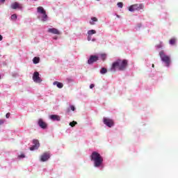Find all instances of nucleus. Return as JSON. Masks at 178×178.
<instances>
[{
	"instance_id": "nucleus-1",
	"label": "nucleus",
	"mask_w": 178,
	"mask_h": 178,
	"mask_svg": "<svg viewBox=\"0 0 178 178\" xmlns=\"http://www.w3.org/2000/svg\"><path fill=\"white\" fill-rule=\"evenodd\" d=\"M127 65H129V61H127V60H117L113 63L111 67L110 68V72L115 73L116 69L121 71L126 70Z\"/></svg>"
},
{
	"instance_id": "nucleus-2",
	"label": "nucleus",
	"mask_w": 178,
	"mask_h": 178,
	"mask_svg": "<svg viewBox=\"0 0 178 178\" xmlns=\"http://www.w3.org/2000/svg\"><path fill=\"white\" fill-rule=\"evenodd\" d=\"M90 161L93 162L95 168H99V166H101L104 162V159L101 154H99V153L93 152L90 155Z\"/></svg>"
},
{
	"instance_id": "nucleus-3",
	"label": "nucleus",
	"mask_w": 178,
	"mask_h": 178,
	"mask_svg": "<svg viewBox=\"0 0 178 178\" xmlns=\"http://www.w3.org/2000/svg\"><path fill=\"white\" fill-rule=\"evenodd\" d=\"M159 56L161 60L165 63L166 66L169 67L170 65V57L165 54L163 51L159 52Z\"/></svg>"
},
{
	"instance_id": "nucleus-4",
	"label": "nucleus",
	"mask_w": 178,
	"mask_h": 178,
	"mask_svg": "<svg viewBox=\"0 0 178 178\" xmlns=\"http://www.w3.org/2000/svg\"><path fill=\"white\" fill-rule=\"evenodd\" d=\"M141 9H144L143 4H134L129 8V12H134L136 10H141Z\"/></svg>"
},
{
	"instance_id": "nucleus-5",
	"label": "nucleus",
	"mask_w": 178,
	"mask_h": 178,
	"mask_svg": "<svg viewBox=\"0 0 178 178\" xmlns=\"http://www.w3.org/2000/svg\"><path fill=\"white\" fill-rule=\"evenodd\" d=\"M103 123L104 124H106L107 127H113L115 122H113V120L108 118H103Z\"/></svg>"
},
{
	"instance_id": "nucleus-6",
	"label": "nucleus",
	"mask_w": 178,
	"mask_h": 178,
	"mask_svg": "<svg viewBox=\"0 0 178 178\" xmlns=\"http://www.w3.org/2000/svg\"><path fill=\"white\" fill-rule=\"evenodd\" d=\"M33 145L29 148L30 151H34L35 149H38L40 148V142L37 139L33 140Z\"/></svg>"
},
{
	"instance_id": "nucleus-7",
	"label": "nucleus",
	"mask_w": 178,
	"mask_h": 178,
	"mask_svg": "<svg viewBox=\"0 0 178 178\" xmlns=\"http://www.w3.org/2000/svg\"><path fill=\"white\" fill-rule=\"evenodd\" d=\"M49 158H51V154L49 152H44L41 155L40 161L41 162H47Z\"/></svg>"
},
{
	"instance_id": "nucleus-8",
	"label": "nucleus",
	"mask_w": 178,
	"mask_h": 178,
	"mask_svg": "<svg viewBox=\"0 0 178 178\" xmlns=\"http://www.w3.org/2000/svg\"><path fill=\"white\" fill-rule=\"evenodd\" d=\"M33 80L35 83H41L42 80L40 78V73L38 72H35L33 76Z\"/></svg>"
},
{
	"instance_id": "nucleus-9",
	"label": "nucleus",
	"mask_w": 178,
	"mask_h": 178,
	"mask_svg": "<svg viewBox=\"0 0 178 178\" xmlns=\"http://www.w3.org/2000/svg\"><path fill=\"white\" fill-rule=\"evenodd\" d=\"M99 59V58L97 56H90L89 59L88 60V65H92V63H94L95 62H97V60H98Z\"/></svg>"
},
{
	"instance_id": "nucleus-10",
	"label": "nucleus",
	"mask_w": 178,
	"mask_h": 178,
	"mask_svg": "<svg viewBox=\"0 0 178 178\" xmlns=\"http://www.w3.org/2000/svg\"><path fill=\"white\" fill-rule=\"evenodd\" d=\"M38 124L40 126L41 129H43L44 130H45V129L48 127V124L44 122V120H42V119L41 118L38 120Z\"/></svg>"
},
{
	"instance_id": "nucleus-11",
	"label": "nucleus",
	"mask_w": 178,
	"mask_h": 178,
	"mask_svg": "<svg viewBox=\"0 0 178 178\" xmlns=\"http://www.w3.org/2000/svg\"><path fill=\"white\" fill-rule=\"evenodd\" d=\"M11 9H23V5L19 3L18 2H14L10 5Z\"/></svg>"
},
{
	"instance_id": "nucleus-12",
	"label": "nucleus",
	"mask_w": 178,
	"mask_h": 178,
	"mask_svg": "<svg viewBox=\"0 0 178 178\" xmlns=\"http://www.w3.org/2000/svg\"><path fill=\"white\" fill-rule=\"evenodd\" d=\"M47 31L48 33H51V34H56L57 35H60V31L55 28L49 29Z\"/></svg>"
},
{
	"instance_id": "nucleus-13",
	"label": "nucleus",
	"mask_w": 178,
	"mask_h": 178,
	"mask_svg": "<svg viewBox=\"0 0 178 178\" xmlns=\"http://www.w3.org/2000/svg\"><path fill=\"white\" fill-rule=\"evenodd\" d=\"M49 118L51 120H56L57 122H60V116L58 115H51Z\"/></svg>"
},
{
	"instance_id": "nucleus-14",
	"label": "nucleus",
	"mask_w": 178,
	"mask_h": 178,
	"mask_svg": "<svg viewBox=\"0 0 178 178\" xmlns=\"http://www.w3.org/2000/svg\"><path fill=\"white\" fill-rule=\"evenodd\" d=\"M38 13H40L41 15H45L47 13V11L42 8V6H39L37 8Z\"/></svg>"
},
{
	"instance_id": "nucleus-15",
	"label": "nucleus",
	"mask_w": 178,
	"mask_h": 178,
	"mask_svg": "<svg viewBox=\"0 0 178 178\" xmlns=\"http://www.w3.org/2000/svg\"><path fill=\"white\" fill-rule=\"evenodd\" d=\"M54 86H57L58 88H63V83L58 81L54 82Z\"/></svg>"
},
{
	"instance_id": "nucleus-16",
	"label": "nucleus",
	"mask_w": 178,
	"mask_h": 178,
	"mask_svg": "<svg viewBox=\"0 0 178 178\" xmlns=\"http://www.w3.org/2000/svg\"><path fill=\"white\" fill-rule=\"evenodd\" d=\"M94 22H98V19L95 17L91 18V20L90 21V24L93 26L94 24H95V23H94Z\"/></svg>"
},
{
	"instance_id": "nucleus-17",
	"label": "nucleus",
	"mask_w": 178,
	"mask_h": 178,
	"mask_svg": "<svg viewBox=\"0 0 178 178\" xmlns=\"http://www.w3.org/2000/svg\"><path fill=\"white\" fill-rule=\"evenodd\" d=\"M33 62L35 65H37V63H40V57L33 58Z\"/></svg>"
},
{
	"instance_id": "nucleus-18",
	"label": "nucleus",
	"mask_w": 178,
	"mask_h": 178,
	"mask_svg": "<svg viewBox=\"0 0 178 178\" xmlns=\"http://www.w3.org/2000/svg\"><path fill=\"white\" fill-rule=\"evenodd\" d=\"M176 38H173L170 40L169 43L170 44V45H175L176 44Z\"/></svg>"
},
{
	"instance_id": "nucleus-19",
	"label": "nucleus",
	"mask_w": 178,
	"mask_h": 178,
	"mask_svg": "<svg viewBox=\"0 0 178 178\" xmlns=\"http://www.w3.org/2000/svg\"><path fill=\"white\" fill-rule=\"evenodd\" d=\"M92 34H97V31L94 29L88 31V35H92Z\"/></svg>"
},
{
	"instance_id": "nucleus-20",
	"label": "nucleus",
	"mask_w": 178,
	"mask_h": 178,
	"mask_svg": "<svg viewBox=\"0 0 178 178\" xmlns=\"http://www.w3.org/2000/svg\"><path fill=\"white\" fill-rule=\"evenodd\" d=\"M42 22H47V19H48V15H47V13H45L44 14H42Z\"/></svg>"
},
{
	"instance_id": "nucleus-21",
	"label": "nucleus",
	"mask_w": 178,
	"mask_h": 178,
	"mask_svg": "<svg viewBox=\"0 0 178 178\" xmlns=\"http://www.w3.org/2000/svg\"><path fill=\"white\" fill-rule=\"evenodd\" d=\"M108 72V70H106V68L105 67H102L100 70V73L101 74H105V73Z\"/></svg>"
},
{
	"instance_id": "nucleus-22",
	"label": "nucleus",
	"mask_w": 178,
	"mask_h": 178,
	"mask_svg": "<svg viewBox=\"0 0 178 178\" xmlns=\"http://www.w3.org/2000/svg\"><path fill=\"white\" fill-rule=\"evenodd\" d=\"M76 124H77V122H76V121H72V122H70V126H71V127H74V126H76Z\"/></svg>"
},
{
	"instance_id": "nucleus-23",
	"label": "nucleus",
	"mask_w": 178,
	"mask_h": 178,
	"mask_svg": "<svg viewBox=\"0 0 178 178\" xmlns=\"http://www.w3.org/2000/svg\"><path fill=\"white\" fill-rule=\"evenodd\" d=\"M17 19V15L16 14H13L11 15V20H16Z\"/></svg>"
},
{
	"instance_id": "nucleus-24",
	"label": "nucleus",
	"mask_w": 178,
	"mask_h": 178,
	"mask_svg": "<svg viewBox=\"0 0 178 178\" xmlns=\"http://www.w3.org/2000/svg\"><path fill=\"white\" fill-rule=\"evenodd\" d=\"M101 58L102 59V60H105V59H106V54H102L101 55Z\"/></svg>"
},
{
	"instance_id": "nucleus-25",
	"label": "nucleus",
	"mask_w": 178,
	"mask_h": 178,
	"mask_svg": "<svg viewBox=\"0 0 178 178\" xmlns=\"http://www.w3.org/2000/svg\"><path fill=\"white\" fill-rule=\"evenodd\" d=\"M118 8H123V3H122V2H119V3H118Z\"/></svg>"
},
{
	"instance_id": "nucleus-26",
	"label": "nucleus",
	"mask_w": 178,
	"mask_h": 178,
	"mask_svg": "<svg viewBox=\"0 0 178 178\" xmlns=\"http://www.w3.org/2000/svg\"><path fill=\"white\" fill-rule=\"evenodd\" d=\"M156 48H158V49H161V48H162V42H161L159 44L156 45Z\"/></svg>"
},
{
	"instance_id": "nucleus-27",
	"label": "nucleus",
	"mask_w": 178,
	"mask_h": 178,
	"mask_svg": "<svg viewBox=\"0 0 178 178\" xmlns=\"http://www.w3.org/2000/svg\"><path fill=\"white\" fill-rule=\"evenodd\" d=\"M10 117V113H8L6 115V118L7 119H9V118Z\"/></svg>"
},
{
	"instance_id": "nucleus-28",
	"label": "nucleus",
	"mask_w": 178,
	"mask_h": 178,
	"mask_svg": "<svg viewBox=\"0 0 178 178\" xmlns=\"http://www.w3.org/2000/svg\"><path fill=\"white\" fill-rule=\"evenodd\" d=\"M70 109L71 111H74L76 108H74V106H70Z\"/></svg>"
},
{
	"instance_id": "nucleus-29",
	"label": "nucleus",
	"mask_w": 178,
	"mask_h": 178,
	"mask_svg": "<svg viewBox=\"0 0 178 178\" xmlns=\"http://www.w3.org/2000/svg\"><path fill=\"white\" fill-rule=\"evenodd\" d=\"M88 41H91V35H88Z\"/></svg>"
},
{
	"instance_id": "nucleus-30",
	"label": "nucleus",
	"mask_w": 178,
	"mask_h": 178,
	"mask_svg": "<svg viewBox=\"0 0 178 178\" xmlns=\"http://www.w3.org/2000/svg\"><path fill=\"white\" fill-rule=\"evenodd\" d=\"M5 123V121L3 120H0V125L3 124Z\"/></svg>"
},
{
	"instance_id": "nucleus-31",
	"label": "nucleus",
	"mask_w": 178,
	"mask_h": 178,
	"mask_svg": "<svg viewBox=\"0 0 178 178\" xmlns=\"http://www.w3.org/2000/svg\"><path fill=\"white\" fill-rule=\"evenodd\" d=\"M94 87H95V85H94L93 83L90 84V88H94Z\"/></svg>"
},
{
	"instance_id": "nucleus-32",
	"label": "nucleus",
	"mask_w": 178,
	"mask_h": 178,
	"mask_svg": "<svg viewBox=\"0 0 178 178\" xmlns=\"http://www.w3.org/2000/svg\"><path fill=\"white\" fill-rule=\"evenodd\" d=\"M25 157H26V156H24V154L19 155V158H25Z\"/></svg>"
},
{
	"instance_id": "nucleus-33",
	"label": "nucleus",
	"mask_w": 178,
	"mask_h": 178,
	"mask_svg": "<svg viewBox=\"0 0 178 178\" xmlns=\"http://www.w3.org/2000/svg\"><path fill=\"white\" fill-rule=\"evenodd\" d=\"M2 40H3V37H2L1 35H0V41H2Z\"/></svg>"
},
{
	"instance_id": "nucleus-34",
	"label": "nucleus",
	"mask_w": 178,
	"mask_h": 178,
	"mask_svg": "<svg viewBox=\"0 0 178 178\" xmlns=\"http://www.w3.org/2000/svg\"><path fill=\"white\" fill-rule=\"evenodd\" d=\"M152 67H155V65L152 64Z\"/></svg>"
},
{
	"instance_id": "nucleus-35",
	"label": "nucleus",
	"mask_w": 178,
	"mask_h": 178,
	"mask_svg": "<svg viewBox=\"0 0 178 178\" xmlns=\"http://www.w3.org/2000/svg\"><path fill=\"white\" fill-rule=\"evenodd\" d=\"M5 1H6V0H1V2H3H3H5Z\"/></svg>"
},
{
	"instance_id": "nucleus-36",
	"label": "nucleus",
	"mask_w": 178,
	"mask_h": 178,
	"mask_svg": "<svg viewBox=\"0 0 178 178\" xmlns=\"http://www.w3.org/2000/svg\"><path fill=\"white\" fill-rule=\"evenodd\" d=\"M117 17H120V16H119V15H117Z\"/></svg>"
},
{
	"instance_id": "nucleus-37",
	"label": "nucleus",
	"mask_w": 178,
	"mask_h": 178,
	"mask_svg": "<svg viewBox=\"0 0 178 178\" xmlns=\"http://www.w3.org/2000/svg\"><path fill=\"white\" fill-rule=\"evenodd\" d=\"M92 41H95V39H92Z\"/></svg>"
},
{
	"instance_id": "nucleus-38",
	"label": "nucleus",
	"mask_w": 178,
	"mask_h": 178,
	"mask_svg": "<svg viewBox=\"0 0 178 178\" xmlns=\"http://www.w3.org/2000/svg\"><path fill=\"white\" fill-rule=\"evenodd\" d=\"M0 79H1V76H0Z\"/></svg>"
}]
</instances>
